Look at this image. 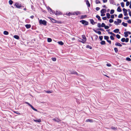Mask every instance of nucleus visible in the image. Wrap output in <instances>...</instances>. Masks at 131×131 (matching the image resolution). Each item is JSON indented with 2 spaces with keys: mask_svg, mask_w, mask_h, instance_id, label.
Returning a JSON list of instances; mask_svg holds the SVG:
<instances>
[{
  "mask_svg": "<svg viewBox=\"0 0 131 131\" xmlns=\"http://www.w3.org/2000/svg\"><path fill=\"white\" fill-rule=\"evenodd\" d=\"M82 39L81 38H79L81 39V40H78V41L79 42H81L82 43H85L86 41V37L84 35H83L82 36Z\"/></svg>",
  "mask_w": 131,
  "mask_h": 131,
  "instance_id": "1",
  "label": "nucleus"
},
{
  "mask_svg": "<svg viewBox=\"0 0 131 131\" xmlns=\"http://www.w3.org/2000/svg\"><path fill=\"white\" fill-rule=\"evenodd\" d=\"M39 23L40 24H42L45 26L47 25V22L45 20H42V19L40 20H39Z\"/></svg>",
  "mask_w": 131,
  "mask_h": 131,
  "instance_id": "2",
  "label": "nucleus"
},
{
  "mask_svg": "<svg viewBox=\"0 0 131 131\" xmlns=\"http://www.w3.org/2000/svg\"><path fill=\"white\" fill-rule=\"evenodd\" d=\"M80 22L82 24L84 25H87L89 24L88 22L85 20H81L80 21Z\"/></svg>",
  "mask_w": 131,
  "mask_h": 131,
  "instance_id": "3",
  "label": "nucleus"
},
{
  "mask_svg": "<svg viewBox=\"0 0 131 131\" xmlns=\"http://www.w3.org/2000/svg\"><path fill=\"white\" fill-rule=\"evenodd\" d=\"M69 71L70 72V74H76L77 75H78V73L75 71L74 70H69Z\"/></svg>",
  "mask_w": 131,
  "mask_h": 131,
  "instance_id": "4",
  "label": "nucleus"
},
{
  "mask_svg": "<svg viewBox=\"0 0 131 131\" xmlns=\"http://www.w3.org/2000/svg\"><path fill=\"white\" fill-rule=\"evenodd\" d=\"M25 103L28 104L29 106H30L31 108L34 111H37V110L36 108H35L31 105L28 102H25Z\"/></svg>",
  "mask_w": 131,
  "mask_h": 131,
  "instance_id": "5",
  "label": "nucleus"
},
{
  "mask_svg": "<svg viewBox=\"0 0 131 131\" xmlns=\"http://www.w3.org/2000/svg\"><path fill=\"white\" fill-rule=\"evenodd\" d=\"M15 6H16V7L18 8H19L20 7H24L23 6L21 5V4L18 3H16L15 4Z\"/></svg>",
  "mask_w": 131,
  "mask_h": 131,
  "instance_id": "6",
  "label": "nucleus"
},
{
  "mask_svg": "<svg viewBox=\"0 0 131 131\" xmlns=\"http://www.w3.org/2000/svg\"><path fill=\"white\" fill-rule=\"evenodd\" d=\"M123 10L124 12V14L125 16H126L128 15V14L127 13V10L126 9H125V8H123Z\"/></svg>",
  "mask_w": 131,
  "mask_h": 131,
  "instance_id": "7",
  "label": "nucleus"
},
{
  "mask_svg": "<svg viewBox=\"0 0 131 131\" xmlns=\"http://www.w3.org/2000/svg\"><path fill=\"white\" fill-rule=\"evenodd\" d=\"M52 13H54L56 15H59L60 13L59 11H56V12L54 11H52Z\"/></svg>",
  "mask_w": 131,
  "mask_h": 131,
  "instance_id": "8",
  "label": "nucleus"
},
{
  "mask_svg": "<svg viewBox=\"0 0 131 131\" xmlns=\"http://www.w3.org/2000/svg\"><path fill=\"white\" fill-rule=\"evenodd\" d=\"M80 14H81V13L79 11L75 12L73 13V15H75V14L76 15H78Z\"/></svg>",
  "mask_w": 131,
  "mask_h": 131,
  "instance_id": "9",
  "label": "nucleus"
},
{
  "mask_svg": "<svg viewBox=\"0 0 131 131\" xmlns=\"http://www.w3.org/2000/svg\"><path fill=\"white\" fill-rule=\"evenodd\" d=\"M53 120L54 121H55L57 122H59L60 121V120L58 119L57 118H55L53 119Z\"/></svg>",
  "mask_w": 131,
  "mask_h": 131,
  "instance_id": "10",
  "label": "nucleus"
},
{
  "mask_svg": "<svg viewBox=\"0 0 131 131\" xmlns=\"http://www.w3.org/2000/svg\"><path fill=\"white\" fill-rule=\"evenodd\" d=\"M34 121L36 122L40 123L41 122L40 119H34Z\"/></svg>",
  "mask_w": 131,
  "mask_h": 131,
  "instance_id": "11",
  "label": "nucleus"
},
{
  "mask_svg": "<svg viewBox=\"0 0 131 131\" xmlns=\"http://www.w3.org/2000/svg\"><path fill=\"white\" fill-rule=\"evenodd\" d=\"M115 45L116 46H118L119 47H122V45L120 43L118 42H116L115 43Z\"/></svg>",
  "mask_w": 131,
  "mask_h": 131,
  "instance_id": "12",
  "label": "nucleus"
},
{
  "mask_svg": "<svg viewBox=\"0 0 131 131\" xmlns=\"http://www.w3.org/2000/svg\"><path fill=\"white\" fill-rule=\"evenodd\" d=\"M26 28L27 29H29L30 28L31 25L30 24H27L25 26Z\"/></svg>",
  "mask_w": 131,
  "mask_h": 131,
  "instance_id": "13",
  "label": "nucleus"
},
{
  "mask_svg": "<svg viewBox=\"0 0 131 131\" xmlns=\"http://www.w3.org/2000/svg\"><path fill=\"white\" fill-rule=\"evenodd\" d=\"M119 30L118 29H116L113 30V32L115 33H118L119 31Z\"/></svg>",
  "mask_w": 131,
  "mask_h": 131,
  "instance_id": "14",
  "label": "nucleus"
},
{
  "mask_svg": "<svg viewBox=\"0 0 131 131\" xmlns=\"http://www.w3.org/2000/svg\"><path fill=\"white\" fill-rule=\"evenodd\" d=\"M106 9H103L101 11V13H104L105 12Z\"/></svg>",
  "mask_w": 131,
  "mask_h": 131,
  "instance_id": "15",
  "label": "nucleus"
},
{
  "mask_svg": "<svg viewBox=\"0 0 131 131\" xmlns=\"http://www.w3.org/2000/svg\"><path fill=\"white\" fill-rule=\"evenodd\" d=\"M117 10L118 12H121L122 11V9L120 6L118 7Z\"/></svg>",
  "mask_w": 131,
  "mask_h": 131,
  "instance_id": "16",
  "label": "nucleus"
},
{
  "mask_svg": "<svg viewBox=\"0 0 131 131\" xmlns=\"http://www.w3.org/2000/svg\"><path fill=\"white\" fill-rule=\"evenodd\" d=\"M86 3L88 7H90V4L89 3V1L88 0H87L86 1Z\"/></svg>",
  "mask_w": 131,
  "mask_h": 131,
  "instance_id": "17",
  "label": "nucleus"
},
{
  "mask_svg": "<svg viewBox=\"0 0 131 131\" xmlns=\"http://www.w3.org/2000/svg\"><path fill=\"white\" fill-rule=\"evenodd\" d=\"M14 38H15L16 39H18V40L19 39V37L18 35H14Z\"/></svg>",
  "mask_w": 131,
  "mask_h": 131,
  "instance_id": "18",
  "label": "nucleus"
},
{
  "mask_svg": "<svg viewBox=\"0 0 131 131\" xmlns=\"http://www.w3.org/2000/svg\"><path fill=\"white\" fill-rule=\"evenodd\" d=\"M86 122H93V120L92 119H87L86 120Z\"/></svg>",
  "mask_w": 131,
  "mask_h": 131,
  "instance_id": "19",
  "label": "nucleus"
},
{
  "mask_svg": "<svg viewBox=\"0 0 131 131\" xmlns=\"http://www.w3.org/2000/svg\"><path fill=\"white\" fill-rule=\"evenodd\" d=\"M90 21L91 23L92 24V25H94L95 24V22L94 20L92 19H90Z\"/></svg>",
  "mask_w": 131,
  "mask_h": 131,
  "instance_id": "20",
  "label": "nucleus"
},
{
  "mask_svg": "<svg viewBox=\"0 0 131 131\" xmlns=\"http://www.w3.org/2000/svg\"><path fill=\"white\" fill-rule=\"evenodd\" d=\"M122 24L124 26L126 27L127 26V23H125L124 22L122 23Z\"/></svg>",
  "mask_w": 131,
  "mask_h": 131,
  "instance_id": "21",
  "label": "nucleus"
},
{
  "mask_svg": "<svg viewBox=\"0 0 131 131\" xmlns=\"http://www.w3.org/2000/svg\"><path fill=\"white\" fill-rule=\"evenodd\" d=\"M100 43L101 45H104L105 44V42L104 41H102Z\"/></svg>",
  "mask_w": 131,
  "mask_h": 131,
  "instance_id": "22",
  "label": "nucleus"
},
{
  "mask_svg": "<svg viewBox=\"0 0 131 131\" xmlns=\"http://www.w3.org/2000/svg\"><path fill=\"white\" fill-rule=\"evenodd\" d=\"M96 17L97 18L98 20H99L101 21V19L99 15H96Z\"/></svg>",
  "mask_w": 131,
  "mask_h": 131,
  "instance_id": "23",
  "label": "nucleus"
},
{
  "mask_svg": "<svg viewBox=\"0 0 131 131\" xmlns=\"http://www.w3.org/2000/svg\"><path fill=\"white\" fill-rule=\"evenodd\" d=\"M124 34L125 35L124 36L125 37H127L128 36V34L126 32H124Z\"/></svg>",
  "mask_w": 131,
  "mask_h": 131,
  "instance_id": "24",
  "label": "nucleus"
},
{
  "mask_svg": "<svg viewBox=\"0 0 131 131\" xmlns=\"http://www.w3.org/2000/svg\"><path fill=\"white\" fill-rule=\"evenodd\" d=\"M5 35H8V32L6 31H4V33H3Z\"/></svg>",
  "mask_w": 131,
  "mask_h": 131,
  "instance_id": "25",
  "label": "nucleus"
},
{
  "mask_svg": "<svg viewBox=\"0 0 131 131\" xmlns=\"http://www.w3.org/2000/svg\"><path fill=\"white\" fill-rule=\"evenodd\" d=\"M106 16H107V18L108 19L110 18V14L109 13H107L106 14Z\"/></svg>",
  "mask_w": 131,
  "mask_h": 131,
  "instance_id": "26",
  "label": "nucleus"
},
{
  "mask_svg": "<svg viewBox=\"0 0 131 131\" xmlns=\"http://www.w3.org/2000/svg\"><path fill=\"white\" fill-rule=\"evenodd\" d=\"M58 43H59V44L60 45H63L64 44L63 43V42L61 41H59L58 42Z\"/></svg>",
  "mask_w": 131,
  "mask_h": 131,
  "instance_id": "27",
  "label": "nucleus"
},
{
  "mask_svg": "<svg viewBox=\"0 0 131 131\" xmlns=\"http://www.w3.org/2000/svg\"><path fill=\"white\" fill-rule=\"evenodd\" d=\"M117 23L118 24L120 23H121L122 22L121 20L120 19H117Z\"/></svg>",
  "mask_w": 131,
  "mask_h": 131,
  "instance_id": "28",
  "label": "nucleus"
},
{
  "mask_svg": "<svg viewBox=\"0 0 131 131\" xmlns=\"http://www.w3.org/2000/svg\"><path fill=\"white\" fill-rule=\"evenodd\" d=\"M104 39L107 40H108L109 38V37L107 36H104Z\"/></svg>",
  "mask_w": 131,
  "mask_h": 131,
  "instance_id": "29",
  "label": "nucleus"
},
{
  "mask_svg": "<svg viewBox=\"0 0 131 131\" xmlns=\"http://www.w3.org/2000/svg\"><path fill=\"white\" fill-rule=\"evenodd\" d=\"M48 10L50 12H52V11H53L49 7H48L47 8Z\"/></svg>",
  "mask_w": 131,
  "mask_h": 131,
  "instance_id": "30",
  "label": "nucleus"
},
{
  "mask_svg": "<svg viewBox=\"0 0 131 131\" xmlns=\"http://www.w3.org/2000/svg\"><path fill=\"white\" fill-rule=\"evenodd\" d=\"M52 40L50 38H48L47 39V41L49 42H51Z\"/></svg>",
  "mask_w": 131,
  "mask_h": 131,
  "instance_id": "31",
  "label": "nucleus"
},
{
  "mask_svg": "<svg viewBox=\"0 0 131 131\" xmlns=\"http://www.w3.org/2000/svg\"><path fill=\"white\" fill-rule=\"evenodd\" d=\"M114 10L113 9H112L111 10L110 13L111 14H112L114 13Z\"/></svg>",
  "mask_w": 131,
  "mask_h": 131,
  "instance_id": "32",
  "label": "nucleus"
},
{
  "mask_svg": "<svg viewBox=\"0 0 131 131\" xmlns=\"http://www.w3.org/2000/svg\"><path fill=\"white\" fill-rule=\"evenodd\" d=\"M114 50L116 53H117L118 51V49L116 48H114Z\"/></svg>",
  "mask_w": 131,
  "mask_h": 131,
  "instance_id": "33",
  "label": "nucleus"
},
{
  "mask_svg": "<svg viewBox=\"0 0 131 131\" xmlns=\"http://www.w3.org/2000/svg\"><path fill=\"white\" fill-rule=\"evenodd\" d=\"M87 16L86 15H82L81 16V18L82 19H83L84 18H85Z\"/></svg>",
  "mask_w": 131,
  "mask_h": 131,
  "instance_id": "34",
  "label": "nucleus"
},
{
  "mask_svg": "<svg viewBox=\"0 0 131 131\" xmlns=\"http://www.w3.org/2000/svg\"><path fill=\"white\" fill-rule=\"evenodd\" d=\"M123 17V15L122 14H119L118 16V17L119 18H122Z\"/></svg>",
  "mask_w": 131,
  "mask_h": 131,
  "instance_id": "35",
  "label": "nucleus"
},
{
  "mask_svg": "<svg viewBox=\"0 0 131 131\" xmlns=\"http://www.w3.org/2000/svg\"><path fill=\"white\" fill-rule=\"evenodd\" d=\"M121 6L122 7H124V3L122 2L121 3Z\"/></svg>",
  "mask_w": 131,
  "mask_h": 131,
  "instance_id": "36",
  "label": "nucleus"
},
{
  "mask_svg": "<svg viewBox=\"0 0 131 131\" xmlns=\"http://www.w3.org/2000/svg\"><path fill=\"white\" fill-rule=\"evenodd\" d=\"M125 38H122L121 39V41L122 42H125Z\"/></svg>",
  "mask_w": 131,
  "mask_h": 131,
  "instance_id": "37",
  "label": "nucleus"
},
{
  "mask_svg": "<svg viewBox=\"0 0 131 131\" xmlns=\"http://www.w3.org/2000/svg\"><path fill=\"white\" fill-rule=\"evenodd\" d=\"M86 47L87 48H89L90 49H92V47H90L89 45H87L86 46Z\"/></svg>",
  "mask_w": 131,
  "mask_h": 131,
  "instance_id": "38",
  "label": "nucleus"
},
{
  "mask_svg": "<svg viewBox=\"0 0 131 131\" xmlns=\"http://www.w3.org/2000/svg\"><path fill=\"white\" fill-rule=\"evenodd\" d=\"M97 26L99 27H101V25L100 23H98L97 25Z\"/></svg>",
  "mask_w": 131,
  "mask_h": 131,
  "instance_id": "39",
  "label": "nucleus"
},
{
  "mask_svg": "<svg viewBox=\"0 0 131 131\" xmlns=\"http://www.w3.org/2000/svg\"><path fill=\"white\" fill-rule=\"evenodd\" d=\"M9 2L10 5H12L13 3V1L12 0H10L9 1Z\"/></svg>",
  "mask_w": 131,
  "mask_h": 131,
  "instance_id": "40",
  "label": "nucleus"
},
{
  "mask_svg": "<svg viewBox=\"0 0 131 131\" xmlns=\"http://www.w3.org/2000/svg\"><path fill=\"white\" fill-rule=\"evenodd\" d=\"M113 20L112 19H111L109 20V21L110 23H112L113 22Z\"/></svg>",
  "mask_w": 131,
  "mask_h": 131,
  "instance_id": "41",
  "label": "nucleus"
},
{
  "mask_svg": "<svg viewBox=\"0 0 131 131\" xmlns=\"http://www.w3.org/2000/svg\"><path fill=\"white\" fill-rule=\"evenodd\" d=\"M116 37L118 39H119L121 37L118 34L116 35Z\"/></svg>",
  "mask_w": 131,
  "mask_h": 131,
  "instance_id": "42",
  "label": "nucleus"
},
{
  "mask_svg": "<svg viewBox=\"0 0 131 131\" xmlns=\"http://www.w3.org/2000/svg\"><path fill=\"white\" fill-rule=\"evenodd\" d=\"M96 4L100 3V2L98 0H96Z\"/></svg>",
  "mask_w": 131,
  "mask_h": 131,
  "instance_id": "43",
  "label": "nucleus"
},
{
  "mask_svg": "<svg viewBox=\"0 0 131 131\" xmlns=\"http://www.w3.org/2000/svg\"><path fill=\"white\" fill-rule=\"evenodd\" d=\"M126 60L128 61H130L131 60V59L130 58L128 57L126 58Z\"/></svg>",
  "mask_w": 131,
  "mask_h": 131,
  "instance_id": "44",
  "label": "nucleus"
},
{
  "mask_svg": "<svg viewBox=\"0 0 131 131\" xmlns=\"http://www.w3.org/2000/svg\"><path fill=\"white\" fill-rule=\"evenodd\" d=\"M110 38L112 40H114V38L112 36H110Z\"/></svg>",
  "mask_w": 131,
  "mask_h": 131,
  "instance_id": "45",
  "label": "nucleus"
},
{
  "mask_svg": "<svg viewBox=\"0 0 131 131\" xmlns=\"http://www.w3.org/2000/svg\"><path fill=\"white\" fill-rule=\"evenodd\" d=\"M51 59L53 61H55L56 60V59L55 58H52Z\"/></svg>",
  "mask_w": 131,
  "mask_h": 131,
  "instance_id": "46",
  "label": "nucleus"
},
{
  "mask_svg": "<svg viewBox=\"0 0 131 131\" xmlns=\"http://www.w3.org/2000/svg\"><path fill=\"white\" fill-rule=\"evenodd\" d=\"M129 4V2L127 1L126 2V6H128Z\"/></svg>",
  "mask_w": 131,
  "mask_h": 131,
  "instance_id": "47",
  "label": "nucleus"
},
{
  "mask_svg": "<svg viewBox=\"0 0 131 131\" xmlns=\"http://www.w3.org/2000/svg\"><path fill=\"white\" fill-rule=\"evenodd\" d=\"M105 26V25L104 23H102L101 25V27H104Z\"/></svg>",
  "mask_w": 131,
  "mask_h": 131,
  "instance_id": "48",
  "label": "nucleus"
},
{
  "mask_svg": "<svg viewBox=\"0 0 131 131\" xmlns=\"http://www.w3.org/2000/svg\"><path fill=\"white\" fill-rule=\"evenodd\" d=\"M111 129L114 130H115L117 129L116 128H115V127L113 126L111 127Z\"/></svg>",
  "mask_w": 131,
  "mask_h": 131,
  "instance_id": "49",
  "label": "nucleus"
},
{
  "mask_svg": "<svg viewBox=\"0 0 131 131\" xmlns=\"http://www.w3.org/2000/svg\"><path fill=\"white\" fill-rule=\"evenodd\" d=\"M99 39L101 40H102L103 38V37L102 36H99Z\"/></svg>",
  "mask_w": 131,
  "mask_h": 131,
  "instance_id": "50",
  "label": "nucleus"
},
{
  "mask_svg": "<svg viewBox=\"0 0 131 131\" xmlns=\"http://www.w3.org/2000/svg\"><path fill=\"white\" fill-rule=\"evenodd\" d=\"M105 29H108L109 28V27L107 26H105L104 27Z\"/></svg>",
  "mask_w": 131,
  "mask_h": 131,
  "instance_id": "51",
  "label": "nucleus"
},
{
  "mask_svg": "<svg viewBox=\"0 0 131 131\" xmlns=\"http://www.w3.org/2000/svg\"><path fill=\"white\" fill-rule=\"evenodd\" d=\"M129 41V39L128 38H127L126 39H125V42H127L128 41Z\"/></svg>",
  "mask_w": 131,
  "mask_h": 131,
  "instance_id": "52",
  "label": "nucleus"
},
{
  "mask_svg": "<svg viewBox=\"0 0 131 131\" xmlns=\"http://www.w3.org/2000/svg\"><path fill=\"white\" fill-rule=\"evenodd\" d=\"M51 21L52 22H53V23H56V20L53 18L52 19V20Z\"/></svg>",
  "mask_w": 131,
  "mask_h": 131,
  "instance_id": "53",
  "label": "nucleus"
},
{
  "mask_svg": "<svg viewBox=\"0 0 131 131\" xmlns=\"http://www.w3.org/2000/svg\"><path fill=\"white\" fill-rule=\"evenodd\" d=\"M46 92L48 93H52V92L51 91H47Z\"/></svg>",
  "mask_w": 131,
  "mask_h": 131,
  "instance_id": "54",
  "label": "nucleus"
},
{
  "mask_svg": "<svg viewBox=\"0 0 131 131\" xmlns=\"http://www.w3.org/2000/svg\"><path fill=\"white\" fill-rule=\"evenodd\" d=\"M102 19L103 20H105L107 18L106 17H103L102 18Z\"/></svg>",
  "mask_w": 131,
  "mask_h": 131,
  "instance_id": "55",
  "label": "nucleus"
},
{
  "mask_svg": "<svg viewBox=\"0 0 131 131\" xmlns=\"http://www.w3.org/2000/svg\"><path fill=\"white\" fill-rule=\"evenodd\" d=\"M129 17H124V19L125 20H127L129 18Z\"/></svg>",
  "mask_w": 131,
  "mask_h": 131,
  "instance_id": "56",
  "label": "nucleus"
},
{
  "mask_svg": "<svg viewBox=\"0 0 131 131\" xmlns=\"http://www.w3.org/2000/svg\"><path fill=\"white\" fill-rule=\"evenodd\" d=\"M106 65L108 67H111V65L109 63L107 64Z\"/></svg>",
  "mask_w": 131,
  "mask_h": 131,
  "instance_id": "57",
  "label": "nucleus"
},
{
  "mask_svg": "<svg viewBox=\"0 0 131 131\" xmlns=\"http://www.w3.org/2000/svg\"><path fill=\"white\" fill-rule=\"evenodd\" d=\"M100 9V8L99 7H96V9L97 11H98Z\"/></svg>",
  "mask_w": 131,
  "mask_h": 131,
  "instance_id": "58",
  "label": "nucleus"
},
{
  "mask_svg": "<svg viewBox=\"0 0 131 131\" xmlns=\"http://www.w3.org/2000/svg\"><path fill=\"white\" fill-rule=\"evenodd\" d=\"M97 33L99 35H100L101 34V32L100 31H98Z\"/></svg>",
  "mask_w": 131,
  "mask_h": 131,
  "instance_id": "59",
  "label": "nucleus"
},
{
  "mask_svg": "<svg viewBox=\"0 0 131 131\" xmlns=\"http://www.w3.org/2000/svg\"><path fill=\"white\" fill-rule=\"evenodd\" d=\"M114 23V24L116 25H117L118 24V23H117L116 21H115Z\"/></svg>",
  "mask_w": 131,
  "mask_h": 131,
  "instance_id": "60",
  "label": "nucleus"
},
{
  "mask_svg": "<svg viewBox=\"0 0 131 131\" xmlns=\"http://www.w3.org/2000/svg\"><path fill=\"white\" fill-rule=\"evenodd\" d=\"M101 16H104L105 15V14H104V13H101Z\"/></svg>",
  "mask_w": 131,
  "mask_h": 131,
  "instance_id": "61",
  "label": "nucleus"
},
{
  "mask_svg": "<svg viewBox=\"0 0 131 131\" xmlns=\"http://www.w3.org/2000/svg\"><path fill=\"white\" fill-rule=\"evenodd\" d=\"M14 112L15 113H16V114H20V113L18 112Z\"/></svg>",
  "mask_w": 131,
  "mask_h": 131,
  "instance_id": "62",
  "label": "nucleus"
},
{
  "mask_svg": "<svg viewBox=\"0 0 131 131\" xmlns=\"http://www.w3.org/2000/svg\"><path fill=\"white\" fill-rule=\"evenodd\" d=\"M127 22L129 24H131V20H129Z\"/></svg>",
  "mask_w": 131,
  "mask_h": 131,
  "instance_id": "63",
  "label": "nucleus"
},
{
  "mask_svg": "<svg viewBox=\"0 0 131 131\" xmlns=\"http://www.w3.org/2000/svg\"><path fill=\"white\" fill-rule=\"evenodd\" d=\"M111 17L112 18H114V15H111Z\"/></svg>",
  "mask_w": 131,
  "mask_h": 131,
  "instance_id": "64",
  "label": "nucleus"
}]
</instances>
